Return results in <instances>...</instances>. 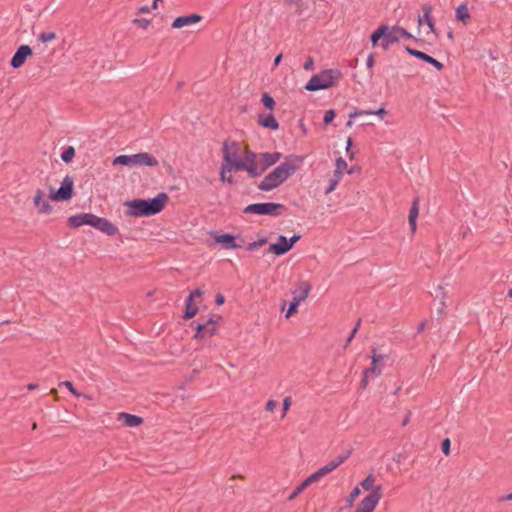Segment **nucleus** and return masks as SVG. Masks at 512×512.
I'll return each instance as SVG.
<instances>
[{
	"label": "nucleus",
	"mask_w": 512,
	"mask_h": 512,
	"mask_svg": "<svg viewBox=\"0 0 512 512\" xmlns=\"http://www.w3.org/2000/svg\"><path fill=\"white\" fill-rule=\"evenodd\" d=\"M169 201V196L165 192L158 193L153 198L133 199L125 202L127 207L126 215L132 217H149L162 212Z\"/></svg>",
	"instance_id": "obj_1"
},
{
	"label": "nucleus",
	"mask_w": 512,
	"mask_h": 512,
	"mask_svg": "<svg viewBox=\"0 0 512 512\" xmlns=\"http://www.w3.org/2000/svg\"><path fill=\"white\" fill-rule=\"evenodd\" d=\"M291 156L268 173L263 180L258 184V189L261 191H271L281 184H283L291 175L297 170L296 164L290 160Z\"/></svg>",
	"instance_id": "obj_2"
},
{
	"label": "nucleus",
	"mask_w": 512,
	"mask_h": 512,
	"mask_svg": "<svg viewBox=\"0 0 512 512\" xmlns=\"http://www.w3.org/2000/svg\"><path fill=\"white\" fill-rule=\"evenodd\" d=\"M343 74L338 69H325L320 73L313 75L305 84L307 91H319L336 86L342 79Z\"/></svg>",
	"instance_id": "obj_3"
},
{
	"label": "nucleus",
	"mask_w": 512,
	"mask_h": 512,
	"mask_svg": "<svg viewBox=\"0 0 512 512\" xmlns=\"http://www.w3.org/2000/svg\"><path fill=\"white\" fill-rule=\"evenodd\" d=\"M231 148L233 149V151H231L232 158H227L229 168H234L235 172L246 171L248 177L252 179L262 175V171L260 170V159L254 161H242L237 155L239 144L234 141L231 144Z\"/></svg>",
	"instance_id": "obj_4"
},
{
	"label": "nucleus",
	"mask_w": 512,
	"mask_h": 512,
	"mask_svg": "<svg viewBox=\"0 0 512 512\" xmlns=\"http://www.w3.org/2000/svg\"><path fill=\"white\" fill-rule=\"evenodd\" d=\"M112 164L114 166L116 165H123V166H148V167H155L158 165V160L155 156H153L150 153L147 152H140L133 155H119L116 156Z\"/></svg>",
	"instance_id": "obj_5"
},
{
	"label": "nucleus",
	"mask_w": 512,
	"mask_h": 512,
	"mask_svg": "<svg viewBox=\"0 0 512 512\" xmlns=\"http://www.w3.org/2000/svg\"><path fill=\"white\" fill-rule=\"evenodd\" d=\"M287 210L286 206L275 202L253 203L247 205L243 212L246 214L268 215L277 217Z\"/></svg>",
	"instance_id": "obj_6"
},
{
	"label": "nucleus",
	"mask_w": 512,
	"mask_h": 512,
	"mask_svg": "<svg viewBox=\"0 0 512 512\" xmlns=\"http://www.w3.org/2000/svg\"><path fill=\"white\" fill-rule=\"evenodd\" d=\"M74 195V181L73 178L67 175L61 182L58 190H54L50 186L49 198L54 202L68 201Z\"/></svg>",
	"instance_id": "obj_7"
},
{
	"label": "nucleus",
	"mask_w": 512,
	"mask_h": 512,
	"mask_svg": "<svg viewBox=\"0 0 512 512\" xmlns=\"http://www.w3.org/2000/svg\"><path fill=\"white\" fill-rule=\"evenodd\" d=\"M211 237H213L216 244H220L223 249H237L242 248L244 240L241 238V235L235 236L230 233L218 234L217 231L210 232Z\"/></svg>",
	"instance_id": "obj_8"
},
{
	"label": "nucleus",
	"mask_w": 512,
	"mask_h": 512,
	"mask_svg": "<svg viewBox=\"0 0 512 512\" xmlns=\"http://www.w3.org/2000/svg\"><path fill=\"white\" fill-rule=\"evenodd\" d=\"M381 498L382 487L378 485L362 499L354 512H373Z\"/></svg>",
	"instance_id": "obj_9"
},
{
	"label": "nucleus",
	"mask_w": 512,
	"mask_h": 512,
	"mask_svg": "<svg viewBox=\"0 0 512 512\" xmlns=\"http://www.w3.org/2000/svg\"><path fill=\"white\" fill-rule=\"evenodd\" d=\"M222 151H223V162H222V166H221V170H220V180L223 183L233 184L234 179H233L232 175H228V176L226 175L227 172L234 171V168L228 167L227 158H232L231 150L228 145V140L224 141Z\"/></svg>",
	"instance_id": "obj_10"
},
{
	"label": "nucleus",
	"mask_w": 512,
	"mask_h": 512,
	"mask_svg": "<svg viewBox=\"0 0 512 512\" xmlns=\"http://www.w3.org/2000/svg\"><path fill=\"white\" fill-rule=\"evenodd\" d=\"M97 215L92 213H79L72 215L67 220V225L70 228H78L83 225L92 226L96 223Z\"/></svg>",
	"instance_id": "obj_11"
},
{
	"label": "nucleus",
	"mask_w": 512,
	"mask_h": 512,
	"mask_svg": "<svg viewBox=\"0 0 512 512\" xmlns=\"http://www.w3.org/2000/svg\"><path fill=\"white\" fill-rule=\"evenodd\" d=\"M32 54L33 50L29 45H20L10 60V66L14 69L22 67Z\"/></svg>",
	"instance_id": "obj_12"
},
{
	"label": "nucleus",
	"mask_w": 512,
	"mask_h": 512,
	"mask_svg": "<svg viewBox=\"0 0 512 512\" xmlns=\"http://www.w3.org/2000/svg\"><path fill=\"white\" fill-rule=\"evenodd\" d=\"M190 326L195 330L194 339H204L207 336H213L217 333V327L205 323L192 321Z\"/></svg>",
	"instance_id": "obj_13"
},
{
	"label": "nucleus",
	"mask_w": 512,
	"mask_h": 512,
	"mask_svg": "<svg viewBox=\"0 0 512 512\" xmlns=\"http://www.w3.org/2000/svg\"><path fill=\"white\" fill-rule=\"evenodd\" d=\"M291 249L288 239L284 235H279L276 243L270 244L266 253H272L276 256H282L288 253Z\"/></svg>",
	"instance_id": "obj_14"
},
{
	"label": "nucleus",
	"mask_w": 512,
	"mask_h": 512,
	"mask_svg": "<svg viewBox=\"0 0 512 512\" xmlns=\"http://www.w3.org/2000/svg\"><path fill=\"white\" fill-rule=\"evenodd\" d=\"M203 19L202 15L193 13L189 15L179 16L174 19L171 27L174 29H181L185 26L193 25Z\"/></svg>",
	"instance_id": "obj_15"
},
{
	"label": "nucleus",
	"mask_w": 512,
	"mask_h": 512,
	"mask_svg": "<svg viewBox=\"0 0 512 512\" xmlns=\"http://www.w3.org/2000/svg\"><path fill=\"white\" fill-rule=\"evenodd\" d=\"M93 228H95L109 236H114L119 231V229L116 225H114L108 219H106L104 217H99V216H97L96 223L93 225Z\"/></svg>",
	"instance_id": "obj_16"
},
{
	"label": "nucleus",
	"mask_w": 512,
	"mask_h": 512,
	"mask_svg": "<svg viewBox=\"0 0 512 512\" xmlns=\"http://www.w3.org/2000/svg\"><path fill=\"white\" fill-rule=\"evenodd\" d=\"M422 11H423V16L422 17L418 16V27H420L422 24V21H424L427 24V26L429 27V30L437 36L438 34H437V31L435 28V21H434V18L432 17V6L429 4H424L422 6Z\"/></svg>",
	"instance_id": "obj_17"
},
{
	"label": "nucleus",
	"mask_w": 512,
	"mask_h": 512,
	"mask_svg": "<svg viewBox=\"0 0 512 512\" xmlns=\"http://www.w3.org/2000/svg\"><path fill=\"white\" fill-rule=\"evenodd\" d=\"M282 154L280 152H264L260 153V164L262 174L271 166L276 164L281 158Z\"/></svg>",
	"instance_id": "obj_18"
},
{
	"label": "nucleus",
	"mask_w": 512,
	"mask_h": 512,
	"mask_svg": "<svg viewBox=\"0 0 512 512\" xmlns=\"http://www.w3.org/2000/svg\"><path fill=\"white\" fill-rule=\"evenodd\" d=\"M33 202L40 213L49 214L52 212V206L44 200V192L41 189L36 190Z\"/></svg>",
	"instance_id": "obj_19"
},
{
	"label": "nucleus",
	"mask_w": 512,
	"mask_h": 512,
	"mask_svg": "<svg viewBox=\"0 0 512 512\" xmlns=\"http://www.w3.org/2000/svg\"><path fill=\"white\" fill-rule=\"evenodd\" d=\"M118 420L122 421L125 427H137L144 422L142 417L134 414H129L126 412L119 413Z\"/></svg>",
	"instance_id": "obj_20"
},
{
	"label": "nucleus",
	"mask_w": 512,
	"mask_h": 512,
	"mask_svg": "<svg viewBox=\"0 0 512 512\" xmlns=\"http://www.w3.org/2000/svg\"><path fill=\"white\" fill-rule=\"evenodd\" d=\"M419 215V197H416L411 205L409 215H408V223L411 229L412 234L416 232L417 229V218Z\"/></svg>",
	"instance_id": "obj_21"
},
{
	"label": "nucleus",
	"mask_w": 512,
	"mask_h": 512,
	"mask_svg": "<svg viewBox=\"0 0 512 512\" xmlns=\"http://www.w3.org/2000/svg\"><path fill=\"white\" fill-rule=\"evenodd\" d=\"M258 124L270 130H277L279 128V123L272 113L259 114Z\"/></svg>",
	"instance_id": "obj_22"
},
{
	"label": "nucleus",
	"mask_w": 512,
	"mask_h": 512,
	"mask_svg": "<svg viewBox=\"0 0 512 512\" xmlns=\"http://www.w3.org/2000/svg\"><path fill=\"white\" fill-rule=\"evenodd\" d=\"M376 348H372V356H371V360H372V363H371V367L370 368H367L365 369L364 371H366L367 373H369L370 375H375V376H378L381 374L382 372V369L378 366V364L384 359V356L381 355V354H377L376 353Z\"/></svg>",
	"instance_id": "obj_23"
},
{
	"label": "nucleus",
	"mask_w": 512,
	"mask_h": 512,
	"mask_svg": "<svg viewBox=\"0 0 512 512\" xmlns=\"http://www.w3.org/2000/svg\"><path fill=\"white\" fill-rule=\"evenodd\" d=\"M389 33H391L392 36L396 37V42H398L401 38L413 40L415 42L419 41V39H417L415 36H413L405 28L398 26V25H394L392 27L389 26Z\"/></svg>",
	"instance_id": "obj_24"
},
{
	"label": "nucleus",
	"mask_w": 512,
	"mask_h": 512,
	"mask_svg": "<svg viewBox=\"0 0 512 512\" xmlns=\"http://www.w3.org/2000/svg\"><path fill=\"white\" fill-rule=\"evenodd\" d=\"M311 289L312 286L309 282L299 281L297 284V289L294 290L292 293L296 299L303 301L308 297V294Z\"/></svg>",
	"instance_id": "obj_25"
},
{
	"label": "nucleus",
	"mask_w": 512,
	"mask_h": 512,
	"mask_svg": "<svg viewBox=\"0 0 512 512\" xmlns=\"http://www.w3.org/2000/svg\"><path fill=\"white\" fill-rule=\"evenodd\" d=\"M387 114V111L383 106L376 110H358L354 109L352 112L349 113V117L351 119H354L356 117L362 116V115H377L380 118H383Z\"/></svg>",
	"instance_id": "obj_26"
},
{
	"label": "nucleus",
	"mask_w": 512,
	"mask_h": 512,
	"mask_svg": "<svg viewBox=\"0 0 512 512\" xmlns=\"http://www.w3.org/2000/svg\"><path fill=\"white\" fill-rule=\"evenodd\" d=\"M199 311L198 306L194 302V299L192 297H187L185 300V311L182 316L184 320L192 319Z\"/></svg>",
	"instance_id": "obj_27"
},
{
	"label": "nucleus",
	"mask_w": 512,
	"mask_h": 512,
	"mask_svg": "<svg viewBox=\"0 0 512 512\" xmlns=\"http://www.w3.org/2000/svg\"><path fill=\"white\" fill-rule=\"evenodd\" d=\"M455 18L457 21L464 24H467V22L471 19V15L466 3H462L456 8Z\"/></svg>",
	"instance_id": "obj_28"
},
{
	"label": "nucleus",
	"mask_w": 512,
	"mask_h": 512,
	"mask_svg": "<svg viewBox=\"0 0 512 512\" xmlns=\"http://www.w3.org/2000/svg\"><path fill=\"white\" fill-rule=\"evenodd\" d=\"M316 481L313 479L311 475H309L304 481H302L295 489L294 491L289 495L288 500L292 501L294 500L300 493H302L307 487H309L311 484L315 483Z\"/></svg>",
	"instance_id": "obj_29"
},
{
	"label": "nucleus",
	"mask_w": 512,
	"mask_h": 512,
	"mask_svg": "<svg viewBox=\"0 0 512 512\" xmlns=\"http://www.w3.org/2000/svg\"><path fill=\"white\" fill-rule=\"evenodd\" d=\"M387 24H381L375 31L370 35V41L372 46L375 47L379 40L385 35V31H387Z\"/></svg>",
	"instance_id": "obj_30"
},
{
	"label": "nucleus",
	"mask_w": 512,
	"mask_h": 512,
	"mask_svg": "<svg viewBox=\"0 0 512 512\" xmlns=\"http://www.w3.org/2000/svg\"><path fill=\"white\" fill-rule=\"evenodd\" d=\"M405 51L406 53H408L410 56H413L423 62H426L428 63L429 59H431L432 56L420 51V50H417V49H414V48H411L410 46H405Z\"/></svg>",
	"instance_id": "obj_31"
},
{
	"label": "nucleus",
	"mask_w": 512,
	"mask_h": 512,
	"mask_svg": "<svg viewBox=\"0 0 512 512\" xmlns=\"http://www.w3.org/2000/svg\"><path fill=\"white\" fill-rule=\"evenodd\" d=\"M332 466H334L333 464H329L327 463L326 465H324L323 467L319 468L317 471H315L314 473L311 474V476L313 477V479L317 482L319 481L322 477L326 476L327 474L331 473L333 470Z\"/></svg>",
	"instance_id": "obj_32"
},
{
	"label": "nucleus",
	"mask_w": 512,
	"mask_h": 512,
	"mask_svg": "<svg viewBox=\"0 0 512 512\" xmlns=\"http://www.w3.org/2000/svg\"><path fill=\"white\" fill-rule=\"evenodd\" d=\"M352 454L351 450H346L342 454L338 455L335 459L329 462V464H333V470L338 468L341 464H343Z\"/></svg>",
	"instance_id": "obj_33"
},
{
	"label": "nucleus",
	"mask_w": 512,
	"mask_h": 512,
	"mask_svg": "<svg viewBox=\"0 0 512 512\" xmlns=\"http://www.w3.org/2000/svg\"><path fill=\"white\" fill-rule=\"evenodd\" d=\"M261 102L263 106L270 111H272L276 105L274 98L268 92L262 93Z\"/></svg>",
	"instance_id": "obj_34"
},
{
	"label": "nucleus",
	"mask_w": 512,
	"mask_h": 512,
	"mask_svg": "<svg viewBox=\"0 0 512 512\" xmlns=\"http://www.w3.org/2000/svg\"><path fill=\"white\" fill-rule=\"evenodd\" d=\"M381 40V47L384 50H387L390 44L396 43V37L392 36L391 33H389V25L387 26V31H385V35L382 37Z\"/></svg>",
	"instance_id": "obj_35"
},
{
	"label": "nucleus",
	"mask_w": 512,
	"mask_h": 512,
	"mask_svg": "<svg viewBox=\"0 0 512 512\" xmlns=\"http://www.w3.org/2000/svg\"><path fill=\"white\" fill-rule=\"evenodd\" d=\"M75 157V149L73 146L66 147L61 153V160L65 163H70Z\"/></svg>",
	"instance_id": "obj_36"
},
{
	"label": "nucleus",
	"mask_w": 512,
	"mask_h": 512,
	"mask_svg": "<svg viewBox=\"0 0 512 512\" xmlns=\"http://www.w3.org/2000/svg\"><path fill=\"white\" fill-rule=\"evenodd\" d=\"M374 482H375V478L372 474H369L365 479H363L360 483L361 487L365 490V491H370L372 492L373 489H375L376 487L374 486Z\"/></svg>",
	"instance_id": "obj_37"
},
{
	"label": "nucleus",
	"mask_w": 512,
	"mask_h": 512,
	"mask_svg": "<svg viewBox=\"0 0 512 512\" xmlns=\"http://www.w3.org/2000/svg\"><path fill=\"white\" fill-rule=\"evenodd\" d=\"M361 491L358 486L354 487L350 492L349 496L346 498V507L351 508L354 505V501L359 497Z\"/></svg>",
	"instance_id": "obj_38"
},
{
	"label": "nucleus",
	"mask_w": 512,
	"mask_h": 512,
	"mask_svg": "<svg viewBox=\"0 0 512 512\" xmlns=\"http://www.w3.org/2000/svg\"><path fill=\"white\" fill-rule=\"evenodd\" d=\"M300 302H301L300 300L293 297V300L290 302L288 310L285 314L286 318H289L290 316H292L293 314H295L297 312Z\"/></svg>",
	"instance_id": "obj_39"
},
{
	"label": "nucleus",
	"mask_w": 512,
	"mask_h": 512,
	"mask_svg": "<svg viewBox=\"0 0 512 512\" xmlns=\"http://www.w3.org/2000/svg\"><path fill=\"white\" fill-rule=\"evenodd\" d=\"M431 295H433L435 299H440V301H444V299L447 296V292L445 291V288L442 285H437L434 294L431 293Z\"/></svg>",
	"instance_id": "obj_40"
},
{
	"label": "nucleus",
	"mask_w": 512,
	"mask_h": 512,
	"mask_svg": "<svg viewBox=\"0 0 512 512\" xmlns=\"http://www.w3.org/2000/svg\"><path fill=\"white\" fill-rule=\"evenodd\" d=\"M260 158V153L257 154L256 152L250 150V149H247L245 154H244V157H240V160L242 161H254V160H258Z\"/></svg>",
	"instance_id": "obj_41"
},
{
	"label": "nucleus",
	"mask_w": 512,
	"mask_h": 512,
	"mask_svg": "<svg viewBox=\"0 0 512 512\" xmlns=\"http://www.w3.org/2000/svg\"><path fill=\"white\" fill-rule=\"evenodd\" d=\"M335 117H336L335 110L329 109V110L325 111V113H324L323 123L325 125L331 124L333 122V120L335 119Z\"/></svg>",
	"instance_id": "obj_42"
},
{
	"label": "nucleus",
	"mask_w": 512,
	"mask_h": 512,
	"mask_svg": "<svg viewBox=\"0 0 512 512\" xmlns=\"http://www.w3.org/2000/svg\"><path fill=\"white\" fill-rule=\"evenodd\" d=\"M54 39H56V33L54 32H42L38 36V40L43 43L52 41Z\"/></svg>",
	"instance_id": "obj_43"
},
{
	"label": "nucleus",
	"mask_w": 512,
	"mask_h": 512,
	"mask_svg": "<svg viewBox=\"0 0 512 512\" xmlns=\"http://www.w3.org/2000/svg\"><path fill=\"white\" fill-rule=\"evenodd\" d=\"M361 325V318H359L354 326V328L352 329L351 333L349 334V336L347 337L346 339V342H345V345H344V348H346L350 342L353 340V338L355 337L359 327Z\"/></svg>",
	"instance_id": "obj_44"
},
{
	"label": "nucleus",
	"mask_w": 512,
	"mask_h": 512,
	"mask_svg": "<svg viewBox=\"0 0 512 512\" xmlns=\"http://www.w3.org/2000/svg\"><path fill=\"white\" fill-rule=\"evenodd\" d=\"M285 3L286 4H294V5H296L297 6L296 14L302 15V13L304 11L303 0H285Z\"/></svg>",
	"instance_id": "obj_45"
},
{
	"label": "nucleus",
	"mask_w": 512,
	"mask_h": 512,
	"mask_svg": "<svg viewBox=\"0 0 512 512\" xmlns=\"http://www.w3.org/2000/svg\"><path fill=\"white\" fill-rule=\"evenodd\" d=\"M133 23L142 29H147L151 21L146 18H135Z\"/></svg>",
	"instance_id": "obj_46"
},
{
	"label": "nucleus",
	"mask_w": 512,
	"mask_h": 512,
	"mask_svg": "<svg viewBox=\"0 0 512 512\" xmlns=\"http://www.w3.org/2000/svg\"><path fill=\"white\" fill-rule=\"evenodd\" d=\"M451 441L449 438H445L441 442V451L444 455L448 456L450 454Z\"/></svg>",
	"instance_id": "obj_47"
},
{
	"label": "nucleus",
	"mask_w": 512,
	"mask_h": 512,
	"mask_svg": "<svg viewBox=\"0 0 512 512\" xmlns=\"http://www.w3.org/2000/svg\"><path fill=\"white\" fill-rule=\"evenodd\" d=\"M60 385H63L65 386L66 388H68V390L73 394L75 395L76 397H80L82 396L83 394L82 393H79L75 387L73 386V383L70 382V381H63L62 383H60Z\"/></svg>",
	"instance_id": "obj_48"
},
{
	"label": "nucleus",
	"mask_w": 512,
	"mask_h": 512,
	"mask_svg": "<svg viewBox=\"0 0 512 512\" xmlns=\"http://www.w3.org/2000/svg\"><path fill=\"white\" fill-rule=\"evenodd\" d=\"M375 64V56L373 53L369 54V56L367 57V61H366V66L369 70V74L370 76H372L373 74V66Z\"/></svg>",
	"instance_id": "obj_49"
},
{
	"label": "nucleus",
	"mask_w": 512,
	"mask_h": 512,
	"mask_svg": "<svg viewBox=\"0 0 512 512\" xmlns=\"http://www.w3.org/2000/svg\"><path fill=\"white\" fill-rule=\"evenodd\" d=\"M222 319V317L220 315H216V314H213L210 316V318L205 322V324H208L211 326H216L217 327V323Z\"/></svg>",
	"instance_id": "obj_50"
},
{
	"label": "nucleus",
	"mask_w": 512,
	"mask_h": 512,
	"mask_svg": "<svg viewBox=\"0 0 512 512\" xmlns=\"http://www.w3.org/2000/svg\"><path fill=\"white\" fill-rule=\"evenodd\" d=\"M290 406H291V398L289 396L285 397L283 399V403H282V411H283L282 417H284L286 415L287 411L290 409Z\"/></svg>",
	"instance_id": "obj_51"
},
{
	"label": "nucleus",
	"mask_w": 512,
	"mask_h": 512,
	"mask_svg": "<svg viewBox=\"0 0 512 512\" xmlns=\"http://www.w3.org/2000/svg\"><path fill=\"white\" fill-rule=\"evenodd\" d=\"M347 169V163L342 157L336 159V170L344 171Z\"/></svg>",
	"instance_id": "obj_52"
},
{
	"label": "nucleus",
	"mask_w": 512,
	"mask_h": 512,
	"mask_svg": "<svg viewBox=\"0 0 512 512\" xmlns=\"http://www.w3.org/2000/svg\"><path fill=\"white\" fill-rule=\"evenodd\" d=\"M428 64L435 67L438 71H442L444 69L443 63H441L440 61H438L437 59H435L433 57H431V59H429Z\"/></svg>",
	"instance_id": "obj_53"
},
{
	"label": "nucleus",
	"mask_w": 512,
	"mask_h": 512,
	"mask_svg": "<svg viewBox=\"0 0 512 512\" xmlns=\"http://www.w3.org/2000/svg\"><path fill=\"white\" fill-rule=\"evenodd\" d=\"M338 183H339V182H338L337 178H331V179L329 180V185H328V187L326 188L325 193H326V194L331 193V192L336 188V186L338 185Z\"/></svg>",
	"instance_id": "obj_54"
},
{
	"label": "nucleus",
	"mask_w": 512,
	"mask_h": 512,
	"mask_svg": "<svg viewBox=\"0 0 512 512\" xmlns=\"http://www.w3.org/2000/svg\"><path fill=\"white\" fill-rule=\"evenodd\" d=\"M353 146V141L352 139L349 137L346 141V151L347 153L349 154V158L352 160L354 158V153L351 151V148Z\"/></svg>",
	"instance_id": "obj_55"
},
{
	"label": "nucleus",
	"mask_w": 512,
	"mask_h": 512,
	"mask_svg": "<svg viewBox=\"0 0 512 512\" xmlns=\"http://www.w3.org/2000/svg\"><path fill=\"white\" fill-rule=\"evenodd\" d=\"M369 373H367L366 371L363 372V377L360 381V389H365L368 385V377H369Z\"/></svg>",
	"instance_id": "obj_56"
},
{
	"label": "nucleus",
	"mask_w": 512,
	"mask_h": 512,
	"mask_svg": "<svg viewBox=\"0 0 512 512\" xmlns=\"http://www.w3.org/2000/svg\"><path fill=\"white\" fill-rule=\"evenodd\" d=\"M303 68L305 70H312L314 68V60L312 57L307 58V60L305 61L304 65H303Z\"/></svg>",
	"instance_id": "obj_57"
},
{
	"label": "nucleus",
	"mask_w": 512,
	"mask_h": 512,
	"mask_svg": "<svg viewBox=\"0 0 512 512\" xmlns=\"http://www.w3.org/2000/svg\"><path fill=\"white\" fill-rule=\"evenodd\" d=\"M446 307H447V306H446L445 301H442V300H441V301L439 302V307H438V309H437V312H438V314H439L438 319H440V318L445 314V308H446Z\"/></svg>",
	"instance_id": "obj_58"
},
{
	"label": "nucleus",
	"mask_w": 512,
	"mask_h": 512,
	"mask_svg": "<svg viewBox=\"0 0 512 512\" xmlns=\"http://www.w3.org/2000/svg\"><path fill=\"white\" fill-rule=\"evenodd\" d=\"M224 302H225V297H224V295H223V294H221V293H217V294L215 295V304H216L217 306H221V305H223V304H224Z\"/></svg>",
	"instance_id": "obj_59"
},
{
	"label": "nucleus",
	"mask_w": 512,
	"mask_h": 512,
	"mask_svg": "<svg viewBox=\"0 0 512 512\" xmlns=\"http://www.w3.org/2000/svg\"><path fill=\"white\" fill-rule=\"evenodd\" d=\"M203 295L204 292L200 288H197L191 291L188 297H192V299H194L195 297H202Z\"/></svg>",
	"instance_id": "obj_60"
},
{
	"label": "nucleus",
	"mask_w": 512,
	"mask_h": 512,
	"mask_svg": "<svg viewBox=\"0 0 512 512\" xmlns=\"http://www.w3.org/2000/svg\"><path fill=\"white\" fill-rule=\"evenodd\" d=\"M300 239H301L300 234H294L290 239H288L291 249L293 248L295 243L298 242Z\"/></svg>",
	"instance_id": "obj_61"
},
{
	"label": "nucleus",
	"mask_w": 512,
	"mask_h": 512,
	"mask_svg": "<svg viewBox=\"0 0 512 512\" xmlns=\"http://www.w3.org/2000/svg\"><path fill=\"white\" fill-rule=\"evenodd\" d=\"M277 406V402L274 400H268L265 406V409L267 411H273L275 407Z\"/></svg>",
	"instance_id": "obj_62"
},
{
	"label": "nucleus",
	"mask_w": 512,
	"mask_h": 512,
	"mask_svg": "<svg viewBox=\"0 0 512 512\" xmlns=\"http://www.w3.org/2000/svg\"><path fill=\"white\" fill-rule=\"evenodd\" d=\"M245 248L247 251H254V250L258 249L259 246H258L257 242L254 241V242L248 243Z\"/></svg>",
	"instance_id": "obj_63"
},
{
	"label": "nucleus",
	"mask_w": 512,
	"mask_h": 512,
	"mask_svg": "<svg viewBox=\"0 0 512 512\" xmlns=\"http://www.w3.org/2000/svg\"><path fill=\"white\" fill-rule=\"evenodd\" d=\"M426 322H427L426 320H423V321H421V322L418 324V326H417V332H418V333L423 332V330L425 329V326H426Z\"/></svg>",
	"instance_id": "obj_64"
}]
</instances>
